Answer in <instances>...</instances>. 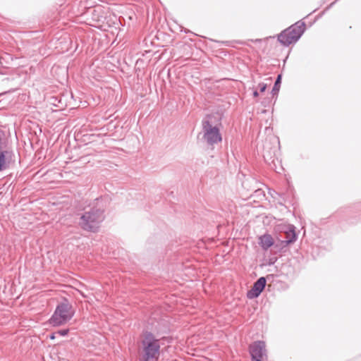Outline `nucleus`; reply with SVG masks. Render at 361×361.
<instances>
[{"instance_id":"5701e85b","label":"nucleus","mask_w":361,"mask_h":361,"mask_svg":"<svg viewBox=\"0 0 361 361\" xmlns=\"http://www.w3.org/2000/svg\"><path fill=\"white\" fill-rule=\"evenodd\" d=\"M326 0H323V2H322V3H323V4H324V3L326 2Z\"/></svg>"},{"instance_id":"f257e3e1","label":"nucleus","mask_w":361,"mask_h":361,"mask_svg":"<svg viewBox=\"0 0 361 361\" xmlns=\"http://www.w3.org/2000/svg\"><path fill=\"white\" fill-rule=\"evenodd\" d=\"M95 205L80 214L78 226L87 232L97 233L99 231L101 223L104 220L105 207L102 204V200L96 199Z\"/></svg>"},{"instance_id":"ddd939ff","label":"nucleus","mask_w":361,"mask_h":361,"mask_svg":"<svg viewBox=\"0 0 361 361\" xmlns=\"http://www.w3.org/2000/svg\"><path fill=\"white\" fill-rule=\"evenodd\" d=\"M0 152H13L11 144L6 137L0 136Z\"/></svg>"},{"instance_id":"423d86ee","label":"nucleus","mask_w":361,"mask_h":361,"mask_svg":"<svg viewBox=\"0 0 361 361\" xmlns=\"http://www.w3.org/2000/svg\"><path fill=\"white\" fill-rule=\"evenodd\" d=\"M279 141L277 145H271L270 142H266L264 145L263 158L265 163L271 170L276 171L278 165L280 164L279 156Z\"/></svg>"},{"instance_id":"6e6552de","label":"nucleus","mask_w":361,"mask_h":361,"mask_svg":"<svg viewBox=\"0 0 361 361\" xmlns=\"http://www.w3.org/2000/svg\"><path fill=\"white\" fill-rule=\"evenodd\" d=\"M267 279L264 276L259 277L254 282L251 288L247 292V298L248 299H255L258 298L263 292L266 287Z\"/></svg>"},{"instance_id":"0eeeda50","label":"nucleus","mask_w":361,"mask_h":361,"mask_svg":"<svg viewBox=\"0 0 361 361\" xmlns=\"http://www.w3.org/2000/svg\"><path fill=\"white\" fill-rule=\"evenodd\" d=\"M249 353L252 361H264L268 359L266 343L264 341H255L249 346Z\"/></svg>"},{"instance_id":"9b49d317","label":"nucleus","mask_w":361,"mask_h":361,"mask_svg":"<svg viewBox=\"0 0 361 361\" xmlns=\"http://www.w3.org/2000/svg\"><path fill=\"white\" fill-rule=\"evenodd\" d=\"M14 157L13 152H0V171H4L8 167V164Z\"/></svg>"},{"instance_id":"4be33fe9","label":"nucleus","mask_w":361,"mask_h":361,"mask_svg":"<svg viewBox=\"0 0 361 361\" xmlns=\"http://www.w3.org/2000/svg\"><path fill=\"white\" fill-rule=\"evenodd\" d=\"M276 261V258H275L274 259H269V264H274L275 263V262Z\"/></svg>"},{"instance_id":"aec40b11","label":"nucleus","mask_w":361,"mask_h":361,"mask_svg":"<svg viewBox=\"0 0 361 361\" xmlns=\"http://www.w3.org/2000/svg\"><path fill=\"white\" fill-rule=\"evenodd\" d=\"M57 336V334H56V331L51 333V334L49 335V338L51 339V340H54L56 338Z\"/></svg>"},{"instance_id":"39448f33","label":"nucleus","mask_w":361,"mask_h":361,"mask_svg":"<svg viewBox=\"0 0 361 361\" xmlns=\"http://www.w3.org/2000/svg\"><path fill=\"white\" fill-rule=\"evenodd\" d=\"M212 117L209 114L202 121V139L209 146H214L222 141L219 128L217 126H214L211 121Z\"/></svg>"},{"instance_id":"1a4fd4ad","label":"nucleus","mask_w":361,"mask_h":361,"mask_svg":"<svg viewBox=\"0 0 361 361\" xmlns=\"http://www.w3.org/2000/svg\"><path fill=\"white\" fill-rule=\"evenodd\" d=\"M295 242V235L293 234L289 240H278L274 241L271 252L275 254L285 253L288 250V246Z\"/></svg>"},{"instance_id":"4468645a","label":"nucleus","mask_w":361,"mask_h":361,"mask_svg":"<svg viewBox=\"0 0 361 361\" xmlns=\"http://www.w3.org/2000/svg\"><path fill=\"white\" fill-rule=\"evenodd\" d=\"M293 234L295 235L296 241L298 239V233L295 231V226L292 224H289L287 228L285 230V237L283 240H289Z\"/></svg>"},{"instance_id":"412c9836","label":"nucleus","mask_w":361,"mask_h":361,"mask_svg":"<svg viewBox=\"0 0 361 361\" xmlns=\"http://www.w3.org/2000/svg\"><path fill=\"white\" fill-rule=\"evenodd\" d=\"M252 94H253L254 97H257L259 96V92L257 90H255V91H253Z\"/></svg>"},{"instance_id":"9d476101","label":"nucleus","mask_w":361,"mask_h":361,"mask_svg":"<svg viewBox=\"0 0 361 361\" xmlns=\"http://www.w3.org/2000/svg\"><path fill=\"white\" fill-rule=\"evenodd\" d=\"M258 243L263 250L267 251L269 248L272 249L275 240H274L271 235L269 233H265L264 235H260L258 238Z\"/></svg>"},{"instance_id":"f3484780","label":"nucleus","mask_w":361,"mask_h":361,"mask_svg":"<svg viewBox=\"0 0 361 361\" xmlns=\"http://www.w3.org/2000/svg\"><path fill=\"white\" fill-rule=\"evenodd\" d=\"M336 1H334L332 2L331 4H330L323 11H322L317 16V19H318L319 18H321L323 15H324V13L329 11L334 4H335Z\"/></svg>"},{"instance_id":"f03ea898","label":"nucleus","mask_w":361,"mask_h":361,"mask_svg":"<svg viewBox=\"0 0 361 361\" xmlns=\"http://www.w3.org/2000/svg\"><path fill=\"white\" fill-rule=\"evenodd\" d=\"M305 30V23L298 20L277 35V40L282 46L288 47L295 44L301 38Z\"/></svg>"},{"instance_id":"2eb2a0df","label":"nucleus","mask_w":361,"mask_h":361,"mask_svg":"<svg viewBox=\"0 0 361 361\" xmlns=\"http://www.w3.org/2000/svg\"><path fill=\"white\" fill-rule=\"evenodd\" d=\"M281 80H282V75L279 74L276 78V80L274 82V86L271 90V94L273 96L277 95L279 94L281 84Z\"/></svg>"},{"instance_id":"7ed1b4c3","label":"nucleus","mask_w":361,"mask_h":361,"mask_svg":"<svg viewBox=\"0 0 361 361\" xmlns=\"http://www.w3.org/2000/svg\"><path fill=\"white\" fill-rule=\"evenodd\" d=\"M75 310L72 304L66 298H63L55 309L49 320L52 326H59L66 324L74 316Z\"/></svg>"},{"instance_id":"a211bd4d","label":"nucleus","mask_w":361,"mask_h":361,"mask_svg":"<svg viewBox=\"0 0 361 361\" xmlns=\"http://www.w3.org/2000/svg\"><path fill=\"white\" fill-rule=\"evenodd\" d=\"M95 137V135L94 134H91V135H83V141L84 142H92L94 141V139L93 137Z\"/></svg>"},{"instance_id":"20e7f679","label":"nucleus","mask_w":361,"mask_h":361,"mask_svg":"<svg viewBox=\"0 0 361 361\" xmlns=\"http://www.w3.org/2000/svg\"><path fill=\"white\" fill-rule=\"evenodd\" d=\"M143 340L142 345L144 355L143 361L157 360L160 352L159 340L156 338L154 335L148 331L143 332Z\"/></svg>"},{"instance_id":"6ab92c4d","label":"nucleus","mask_w":361,"mask_h":361,"mask_svg":"<svg viewBox=\"0 0 361 361\" xmlns=\"http://www.w3.org/2000/svg\"><path fill=\"white\" fill-rule=\"evenodd\" d=\"M259 91L261 92H265V90L267 89V85L266 84H264V83H259Z\"/></svg>"},{"instance_id":"f8f14e48","label":"nucleus","mask_w":361,"mask_h":361,"mask_svg":"<svg viewBox=\"0 0 361 361\" xmlns=\"http://www.w3.org/2000/svg\"><path fill=\"white\" fill-rule=\"evenodd\" d=\"M91 18L94 22H102L104 19V11L101 7H96L90 11Z\"/></svg>"},{"instance_id":"dca6fc26","label":"nucleus","mask_w":361,"mask_h":361,"mask_svg":"<svg viewBox=\"0 0 361 361\" xmlns=\"http://www.w3.org/2000/svg\"><path fill=\"white\" fill-rule=\"evenodd\" d=\"M68 333H69V329H62L56 331V334H57V335L61 336H66L68 334Z\"/></svg>"}]
</instances>
